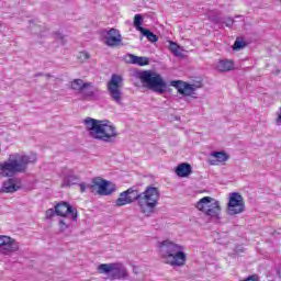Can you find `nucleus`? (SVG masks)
I'll return each mask as SVG.
<instances>
[{
	"label": "nucleus",
	"mask_w": 281,
	"mask_h": 281,
	"mask_svg": "<svg viewBox=\"0 0 281 281\" xmlns=\"http://www.w3.org/2000/svg\"><path fill=\"white\" fill-rule=\"evenodd\" d=\"M159 196L160 193L157 187L149 186L143 193H139L138 190L132 187L120 193L115 204L116 207H123V205H131V203H135V201H137L142 214L150 216L159 203Z\"/></svg>",
	"instance_id": "obj_1"
},
{
	"label": "nucleus",
	"mask_w": 281,
	"mask_h": 281,
	"mask_svg": "<svg viewBox=\"0 0 281 281\" xmlns=\"http://www.w3.org/2000/svg\"><path fill=\"white\" fill-rule=\"evenodd\" d=\"M159 249L165 265H169L170 267H186L188 254L183 251V246L166 239L160 243Z\"/></svg>",
	"instance_id": "obj_2"
},
{
	"label": "nucleus",
	"mask_w": 281,
	"mask_h": 281,
	"mask_svg": "<svg viewBox=\"0 0 281 281\" xmlns=\"http://www.w3.org/2000/svg\"><path fill=\"white\" fill-rule=\"evenodd\" d=\"M85 124L90 137L93 139L111 144V142L117 137V128L110 123L88 117L85 120Z\"/></svg>",
	"instance_id": "obj_3"
},
{
	"label": "nucleus",
	"mask_w": 281,
	"mask_h": 281,
	"mask_svg": "<svg viewBox=\"0 0 281 281\" xmlns=\"http://www.w3.org/2000/svg\"><path fill=\"white\" fill-rule=\"evenodd\" d=\"M27 168V157L20 154H12L8 160L0 165L1 177H12L16 172H25Z\"/></svg>",
	"instance_id": "obj_4"
},
{
	"label": "nucleus",
	"mask_w": 281,
	"mask_h": 281,
	"mask_svg": "<svg viewBox=\"0 0 281 281\" xmlns=\"http://www.w3.org/2000/svg\"><path fill=\"white\" fill-rule=\"evenodd\" d=\"M138 78L143 85H146L148 89L155 91L156 93H165L166 92V81L161 78V75L150 71L144 70L138 74Z\"/></svg>",
	"instance_id": "obj_5"
},
{
	"label": "nucleus",
	"mask_w": 281,
	"mask_h": 281,
	"mask_svg": "<svg viewBox=\"0 0 281 281\" xmlns=\"http://www.w3.org/2000/svg\"><path fill=\"white\" fill-rule=\"evenodd\" d=\"M195 207L199 212H203V214L211 218H221V203L212 196L200 199Z\"/></svg>",
	"instance_id": "obj_6"
},
{
	"label": "nucleus",
	"mask_w": 281,
	"mask_h": 281,
	"mask_svg": "<svg viewBox=\"0 0 281 281\" xmlns=\"http://www.w3.org/2000/svg\"><path fill=\"white\" fill-rule=\"evenodd\" d=\"M124 87V78L121 75H112L111 79L108 81V92L116 104H122V100H124V93L122 92V88Z\"/></svg>",
	"instance_id": "obj_7"
},
{
	"label": "nucleus",
	"mask_w": 281,
	"mask_h": 281,
	"mask_svg": "<svg viewBox=\"0 0 281 281\" xmlns=\"http://www.w3.org/2000/svg\"><path fill=\"white\" fill-rule=\"evenodd\" d=\"M99 273H111L110 280H124L128 278V271L122 263H101L98 266Z\"/></svg>",
	"instance_id": "obj_8"
},
{
	"label": "nucleus",
	"mask_w": 281,
	"mask_h": 281,
	"mask_svg": "<svg viewBox=\"0 0 281 281\" xmlns=\"http://www.w3.org/2000/svg\"><path fill=\"white\" fill-rule=\"evenodd\" d=\"M89 190L92 194H98L99 196H109L115 192V184L104 180L102 178L92 179L91 184H89Z\"/></svg>",
	"instance_id": "obj_9"
},
{
	"label": "nucleus",
	"mask_w": 281,
	"mask_h": 281,
	"mask_svg": "<svg viewBox=\"0 0 281 281\" xmlns=\"http://www.w3.org/2000/svg\"><path fill=\"white\" fill-rule=\"evenodd\" d=\"M226 212L229 216H236L245 212V199L238 192L229 194Z\"/></svg>",
	"instance_id": "obj_10"
},
{
	"label": "nucleus",
	"mask_w": 281,
	"mask_h": 281,
	"mask_svg": "<svg viewBox=\"0 0 281 281\" xmlns=\"http://www.w3.org/2000/svg\"><path fill=\"white\" fill-rule=\"evenodd\" d=\"M55 214L56 216H61L63 218H67L70 214V221L72 223L78 221V210L74 209L69 202H58L55 205Z\"/></svg>",
	"instance_id": "obj_11"
},
{
	"label": "nucleus",
	"mask_w": 281,
	"mask_h": 281,
	"mask_svg": "<svg viewBox=\"0 0 281 281\" xmlns=\"http://www.w3.org/2000/svg\"><path fill=\"white\" fill-rule=\"evenodd\" d=\"M15 251H19V244L10 236L0 235V254L12 256Z\"/></svg>",
	"instance_id": "obj_12"
},
{
	"label": "nucleus",
	"mask_w": 281,
	"mask_h": 281,
	"mask_svg": "<svg viewBox=\"0 0 281 281\" xmlns=\"http://www.w3.org/2000/svg\"><path fill=\"white\" fill-rule=\"evenodd\" d=\"M170 87H175L180 95L190 97L194 93V91H196V89H201L202 85H190L186 81L172 80L170 81Z\"/></svg>",
	"instance_id": "obj_13"
},
{
	"label": "nucleus",
	"mask_w": 281,
	"mask_h": 281,
	"mask_svg": "<svg viewBox=\"0 0 281 281\" xmlns=\"http://www.w3.org/2000/svg\"><path fill=\"white\" fill-rule=\"evenodd\" d=\"M103 42L108 47H122V33L117 29H110Z\"/></svg>",
	"instance_id": "obj_14"
},
{
	"label": "nucleus",
	"mask_w": 281,
	"mask_h": 281,
	"mask_svg": "<svg viewBox=\"0 0 281 281\" xmlns=\"http://www.w3.org/2000/svg\"><path fill=\"white\" fill-rule=\"evenodd\" d=\"M175 172H176L177 177H180V179H186L190 175H192V165L188 164V162L179 164L176 167Z\"/></svg>",
	"instance_id": "obj_15"
},
{
	"label": "nucleus",
	"mask_w": 281,
	"mask_h": 281,
	"mask_svg": "<svg viewBox=\"0 0 281 281\" xmlns=\"http://www.w3.org/2000/svg\"><path fill=\"white\" fill-rule=\"evenodd\" d=\"M211 157H214L213 160H210L209 164L211 166H218V164H225L229 159V155L225 151H213L211 153Z\"/></svg>",
	"instance_id": "obj_16"
},
{
	"label": "nucleus",
	"mask_w": 281,
	"mask_h": 281,
	"mask_svg": "<svg viewBox=\"0 0 281 281\" xmlns=\"http://www.w3.org/2000/svg\"><path fill=\"white\" fill-rule=\"evenodd\" d=\"M21 188V183L19 180L15 179H9L7 182L3 183L2 192L12 193L16 192Z\"/></svg>",
	"instance_id": "obj_17"
},
{
	"label": "nucleus",
	"mask_w": 281,
	"mask_h": 281,
	"mask_svg": "<svg viewBox=\"0 0 281 281\" xmlns=\"http://www.w3.org/2000/svg\"><path fill=\"white\" fill-rule=\"evenodd\" d=\"M216 69L221 72L232 71L234 70V61L222 59L217 63Z\"/></svg>",
	"instance_id": "obj_18"
},
{
	"label": "nucleus",
	"mask_w": 281,
	"mask_h": 281,
	"mask_svg": "<svg viewBox=\"0 0 281 281\" xmlns=\"http://www.w3.org/2000/svg\"><path fill=\"white\" fill-rule=\"evenodd\" d=\"M86 87H91V82H85L82 79H75L70 82V89L80 93Z\"/></svg>",
	"instance_id": "obj_19"
},
{
	"label": "nucleus",
	"mask_w": 281,
	"mask_h": 281,
	"mask_svg": "<svg viewBox=\"0 0 281 281\" xmlns=\"http://www.w3.org/2000/svg\"><path fill=\"white\" fill-rule=\"evenodd\" d=\"M130 63L132 65H138V67H146V65H149L150 60L147 57H139L136 55H128Z\"/></svg>",
	"instance_id": "obj_20"
},
{
	"label": "nucleus",
	"mask_w": 281,
	"mask_h": 281,
	"mask_svg": "<svg viewBox=\"0 0 281 281\" xmlns=\"http://www.w3.org/2000/svg\"><path fill=\"white\" fill-rule=\"evenodd\" d=\"M82 100H93V95H95V89L93 88V83L90 82V86H87L86 88L81 89Z\"/></svg>",
	"instance_id": "obj_21"
},
{
	"label": "nucleus",
	"mask_w": 281,
	"mask_h": 281,
	"mask_svg": "<svg viewBox=\"0 0 281 281\" xmlns=\"http://www.w3.org/2000/svg\"><path fill=\"white\" fill-rule=\"evenodd\" d=\"M140 34H143V36H146L149 43H157V41H159V37H157V35H155V33H153L150 30L145 29L140 32Z\"/></svg>",
	"instance_id": "obj_22"
},
{
	"label": "nucleus",
	"mask_w": 281,
	"mask_h": 281,
	"mask_svg": "<svg viewBox=\"0 0 281 281\" xmlns=\"http://www.w3.org/2000/svg\"><path fill=\"white\" fill-rule=\"evenodd\" d=\"M142 25H144V18H142V14H135L134 15V27H136V30L140 33L143 30H146Z\"/></svg>",
	"instance_id": "obj_23"
},
{
	"label": "nucleus",
	"mask_w": 281,
	"mask_h": 281,
	"mask_svg": "<svg viewBox=\"0 0 281 281\" xmlns=\"http://www.w3.org/2000/svg\"><path fill=\"white\" fill-rule=\"evenodd\" d=\"M244 47H247V43H245L241 37H237L233 45L234 52H238V49H244Z\"/></svg>",
	"instance_id": "obj_24"
},
{
	"label": "nucleus",
	"mask_w": 281,
	"mask_h": 281,
	"mask_svg": "<svg viewBox=\"0 0 281 281\" xmlns=\"http://www.w3.org/2000/svg\"><path fill=\"white\" fill-rule=\"evenodd\" d=\"M70 221H71V217L59 220L60 232H65L66 229H69V225H71Z\"/></svg>",
	"instance_id": "obj_25"
},
{
	"label": "nucleus",
	"mask_w": 281,
	"mask_h": 281,
	"mask_svg": "<svg viewBox=\"0 0 281 281\" xmlns=\"http://www.w3.org/2000/svg\"><path fill=\"white\" fill-rule=\"evenodd\" d=\"M169 49L170 52H172V54H175L176 56L179 55V44L172 42V41H169Z\"/></svg>",
	"instance_id": "obj_26"
},
{
	"label": "nucleus",
	"mask_w": 281,
	"mask_h": 281,
	"mask_svg": "<svg viewBox=\"0 0 281 281\" xmlns=\"http://www.w3.org/2000/svg\"><path fill=\"white\" fill-rule=\"evenodd\" d=\"M46 218H54L56 216V209H48L45 213Z\"/></svg>",
	"instance_id": "obj_27"
},
{
	"label": "nucleus",
	"mask_w": 281,
	"mask_h": 281,
	"mask_svg": "<svg viewBox=\"0 0 281 281\" xmlns=\"http://www.w3.org/2000/svg\"><path fill=\"white\" fill-rule=\"evenodd\" d=\"M79 58H81L82 60H89V58H91V55H89V53L87 52H81L79 54Z\"/></svg>",
	"instance_id": "obj_28"
},
{
	"label": "nucleus",
	"mask_w": 281,
	"mask_h": 281,
	"mask_svg": "<svg viewBox=\"0 0 281 281\" xmlns=\"http://www.w3.org/2000/svg\"><path fill=\"white\" fill-rule=\"evenodd\" d=\"M243 281H260L257 274H251L248 278L244 279Z\"/></svg>",
	"instance_id": "obj_29"
},
{
	"label": "nucleus",
	"mask_w": 281,
	"mask_h": 281,
	"mask_svg": "<svg viewBox=\"0 0 281 281\" xmlns=\"http://www.w3.org/2000/svg\"><path fill=\"white\" fill-rule=\"evenodd\" d=\"M276 123L278 126H281V106L279 108V111L277 112Z\"/></svg>",
	"instance_id": "obj_30"
},
{
	"label": "nucleus",
	"mask_w": 281,
	"mask_h": 281,
	"mask_svg": "<svg viewBox=\"0 0 281 281\" xmlns=\"http://www.w3.org/2000/svg\"><path fill=\"white\" fill-rule=\"evenodd\" d=\"M79 188H80V192L85 193V192H87V188H89V184H87V182H81L79 184Z\"/></svg>",
	"instance_id": "obj_31"
},
{
	"label": "nucleus",
	"mask_w": 281,
	"mask_h": 281,
	"mask_svg": "<svg viewBox=\"0 0 281 281\" xmlns=\"http://www.w3.org/2000/svg\"><path fill=\"white\" fill-rule=\"evenodd\" d=\"M232 25H234V19L228 18L226 21V27H232Z\"/></svg>",
	"instance_id": "obj_32"
},
{
	"label": "nucleus",
	"mask_w": 281,
	"mask_h": 281,
	"mask_svg": "<svg viewBox=\"0 0 281 281\" xmlns=\"http://www.w3.org/2000/svg\"><path fill=\"white\" fill-rule=\"evenodd\" d=\"M57 37L63 40V36H60V35H57Z\"/></svg>",
	"instance_id": "obj_33"
}]
</instances>
